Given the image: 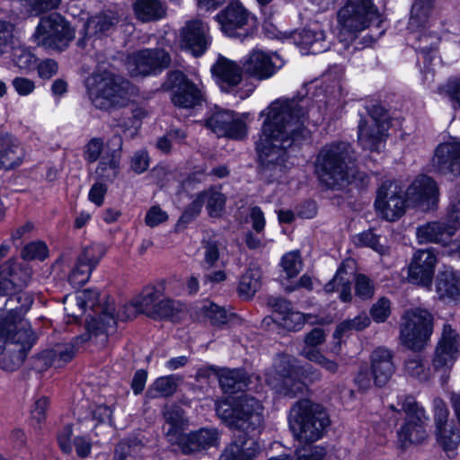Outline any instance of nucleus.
Instances as JSON below:
<instances>
[{
  "mask_svg": "<svg viewBox=\"0 0 460 460\" xmlns=\"http://www.w3.org/2000/svg\"><path fill=\"white\" fill-rule=\"evenodd\" d=\"M308 98L277 100L261 112L266 116L255 143L261 174L272 182L286 172L288 149L308 137L306 121L318 124L323 118Z\"/></svg>",
  "mask_w": 460,
  "mask_h": 460,
  "instance_id": "1",
  "label": "nucleus"
},
{
  "mask_svg": "<svg viewBox=\"0 0 460 460\" xmlns=\"http://www.w3.org/2000/svg\"><path fill=\"white\" fill-rule=\"evenodd\" d=\"M97 298L98 293L92 290H84L74 296H66L65 311L67 315L77 319L87 308L92 309L97 316L87 323V338L82 336L79 339L83 341L90 340L96 344L104 345L108 335L113 333L116 329L115 306L114 302L109 300L96 304Z\"/></svg>",
  "mask_w": 460,
  "mask_h": 460,
  "instance_id": "2",
  "label": "nucleus"
},
{
  "mask_svg": "<svg viewBox=\"0 0 460 460\" xmlns=\"http://www.w3.org/2000/svg\"><path fill=\"white\" fill-rule=\"evenodd\" d=\"M356 159L352 146L345 141L324 145L316 155L315 173L328 189H339L349 181V164Z\"/></svg>",
  "mask_w": 460,
  "mask_h": 460,
  "instance_id": "3",
  "label": "nucleus"
},
{
  "mask_svg": "<svg viewBox=\"0 0 460 460\" xmlns=\"http://www.w3.org/2000/svg\"><path fill=\"white\" fill-rule=\"evenodd\" d=\"M331 425L330 416L320 404L299 400L289 412V427L296 440L314 443L323 438Z\"/></svg>",
  "mask_w": 460,
  "mask_h": 460,
  "instance_id": "4",
  "label": "nucleus"
},
{
  "mask_svg": "<svg viewBox=\"0 0 460 460\" xmlns=\"http://www.w3.org/2000/svg\"><path fill=\"white\" fill-rule=\"evenodd\" d=\"M128 80L108 71L94 74L87 83V93L97 109L110 111L126 107L130 102Z\"/></svg>",
  "mask_w": 460,
  "mask_h": 460,
  "instance_id": "5",
  "label": "nucleus"
},
{
  "mask_svg": "<svg viewBox=\"0 0 460 460\" xmlns=\"http://www.w3.org/2000/svg\"><path fill=\"white\" fill-rule=\"evenodd\" d=\"M460 228V186L451 190L450 204L445 221H432L416 229L420 243H440L447 245L456 232Z\"/></svg>",
  "mask_w": 460,
  "mask_h": 460,
  "instance_id": "6",
  "label": "nucleus"
},
{
  "mask_svg": "<svg viewBox=\"0 0 460 460\" xmlns=\"http://www.w3.org/2000/svg\"><path fill=\"white\" fill-rule=\"evenodd\" d=\"M390 122L385 110L373 105L368 115L361 119L358 126V142L359 146L371 152H380L385 146Z\"/></svg>",
  "mask_w": 460,
  "mask_h": 460,
  "instance_id": "7",
  "label": "nucleus"
},
{
  "mask_svg": "<svg viewBox=\"0 0 460 460\" xmlns=\"http://www.w3.org/2000/svg\"><path fill=\"white\" fill-rule=\"evenodd\" d=\"M400 339L402 343L413 350L421 349L433 332V316L427 310H407L402 318Z\"/></svg>",
  "mask_w": 460,
  "mask_h": 460,
  "instance_id": "8",
  "label": "nucleus"
},
{
  "mask_svg": "<svg viewBox=\"0 0 460 460\" xmlns=\"http://www.w3.org/2000/svg\"><path fill=\"white\" fill-rule=\"evenodd\" d=\"M267 382L276 392L285 397L295 398L306 391V385L299 378L298 367L289 356L275 359L273 370L268 374Z\"/></svg>",
  "mask_w": 460,
  "mask_h": 460,
  "instance_id": "9",
  "label": "nucleus"
},
{
  "mask_svg": "<svg viewBox=\"0 0 460 460\" xmlns=\"http://www.w3.org/2000/svg\"><path fill=\"white\" fill-rule=\"evenodd\" d=\"M379 17L380 13L373 0H348L338 12L341 31L348 32L351 38H355L357 32L367 29Z\"/></svg>",
  "mask_w": 460,
  "mask_h": 460,
  "instance_id": "10",
  "label": "nucleus"
},
{
  "mask_svg": "<svg viewBox=\"0 0 460 460\" xmlns=\"http://www.w3.org/2000/svg\"><path fill=\"white\" fill-rule=\"evenodd\" d=\"M38 46L62 51L74 39V31L58 14H51L42 18L33 34Z\"/></svg>",
  "mask_w": 460,
  "mask_h": 460,
  "instance_id": "11",
  "label": "nucleus"
},
{
  "mask_svg": "<svg viewBox=\"0 0 460 460\" xmlns=\"http://www.w3.org/2000/svg\"><path fill=\"white\" fill-rule=\"evenodd\" d=\"M407 199L405 190L400 182L387 181L376 191L375 208L380 217L394 222L404 215Z\"/></svg>",
  "mask_w": 460,
  "mask_h": 460,
  "instance_id": "12",
  "label": "nucleus"
},
{
  "mask_svg": "<svg viewBox=\"0 0 460 460\" xmlns=\"http://www.w3.org/2000/svg\"><path fill=\"white\" fill-rule=\"evenodd\" d=\"M459 347L458 333L451 325L445 323L431 361L433 371L441 375L443 383L449 377V371L456 360Z\"/></svg>",
  "mask_w": 460,
  "mask_h": 460,
  "instance_id": "13",
  "label": "nucleus"
},
{
  "mask_svg": "<svg viewBox=\"0 0 460 460\" xmlns=\"http://www.w3.org/2000/svg\"><path fill=\"white\" fill-rule=\"evenodd\" d=\"M405 413L404 424L398 430V440L402 447L421 443L427 438L425 424L428 420L424 409L412 397H407L402 405Z\"/></svg>",
  "mask_w": 460,
  "mask_h": 460,
  "instance_id": "14",
  "label": "nucleus"
},
{
  "mask_svg": "<svg viewBox=\"0 0 460 460\" xmlns=\"http://www.w3.org/2000/svg\"><path fill=\"white\" fill-rule=\"evenodd\" d=\"M171 64V57L162 49H146L128 56L126 67L133 77L160 73Z\"/></svg>",
  "mask_w": 460,
  "mask_h": 460,
  "instance_id": "15",
  "label": "nucleus"
},
{
  "mask_svg": "<svg viewBox=\"0 0 460 460\" xmlns=\"http://www.w3.org/2000/svg\"><path fill=\"white\" fill-rule=\"evenodd\" d=\"M20 324V329L11 338L12 341L0 353V367L3 370L12 372L19 368L35 341L29 323L21 322Z\"/></svg>",
  "mask_w": 460,
  "mask_h": 460,
  "instance_id": "16",
  "label": "nucleus"
},
{
  "mask_svg": "<svg viewBox=\"0 0 460 460\" xmlns=\"http://www.w3.org/2000/svg\"><path fill=\"white\" fill-rule=\"evenodd\" d=\"M164 86L172 91L171 99L177 107L190 109L200 105L204 101L202 89L189 80L182 72H171Z\"/></svg>",
  "mask_w": 460,
  "mask_h": 460,
  "instance_id": "17",
  "label": "nucleus"
},
{
  "mask_svg": "<svg viewBox=\"0 0 460 460\" xmlns=\"http://www.w3.org/2000/svg\"><path fill=\"white\" fill-rule=\"evenodd\" d=\"M205 125L217 137L239 140L247 135V125L243 118L230 111L214 112L206 119Z\"/></svg>",
  "mask_w": 460,
  "mask_h": 460,
  "instance_id": "18",
  "label": "nucleus"
},
{
  "mask_svg": "<svg viewBox=\"0 0 460 460\" xmlns=\"http://www.w3.org/2000/svg\"><path fill=\"white\" fill-rule=\"evenodd\" d=\"M437 262V255L433 249L417 250L408 266L409 281L423 287H429Z\"/></svg>",
  "mask_w": 460,
  "mask_h": 460,
  "instance_id": "19",
  "label": "nucleus"
},
{
  "mask_svg": "<svg viewBox=\"0 0 460 460\" xmlns=\"http://www.w3.org/2000/svg\"><path fill=\"white\" fill-rule=\"evenodd\" d=\"M238 429L261 432L263 423V407L256 398L244 394L235 400Z\"/></svg>",
  "mask_w": 460,
  "mask_h": 460,
  "instance_id": "20",
  "label": "nucleus"
},
{
  "mask_svg": "<svg viewBox=\"0 0 460 460\" xmlns=\"http://www.w3.org/2000/svg\"><path fill=\"white\" fill-rule=\"evenodd\" d=\"M219 435L215 429H199L190 433L181 432L172 445L179 447L184 455H192L218 445Z\"/></svg>",
  "mask_w": 460,
  "mask_h": 460,
  "instance_id": "21",
  "label": "nucleus"
},
{
  "mask_svg": "<svg viewBox=\"0 0 460 460\" xmlns=\"http://www.w3.org/2000/svg\"><path fill=\"white\" fill-rule=\"evenodd\" d=\"M435 171L442 174H460V141L452 138L440 143L435 149L431 159Z\"/></svg>",
  "mask_w": 460,
  "mask_h": 460,
  "instance_id": "22",
  "label": "nucleus"
},
{
  "mask_svg": "<svg viewBox=\"0 0 460 460\" xmlns=\"http://www.w3.org/2000/svg\"><path fill=\"white\" fill-rule=\"evenodd\" d=\"M408 199L416 205L429 208L438 200V189L435 181L420 175L405 190Z\"/></svg>",
  "mask_w": 460,
  "mask_h": 460,
  "instance_id": "23",
  "label": "nucleus"
},
{
  "mask_svg": "<svg viewBox=\"0 0 460 460\" xmlns=\"http://www.w3.org/2000/svg\"><path fill=\"white\" fill-rule=\"evenodd\" d=\"M243 66L223 56H218L211 66V73L220 88L226 93L237 86L243 78Z\"/></svg>",
  "mask_w": 460,
  "mask_h": 460,
  "instance_id": "24",
  "label": "nucleus"
},
{
  "mask_svg": "<svg viewBox=\"0 0 460 460\" xmlns=\"http://www.w3.org/2000/svg\"><path fill=\"white\" fill-rule=\"evenodd\" d=\"M207 25L202 22H189L181 32L182 47L189 49L196 57L201 56L210 43Z\"/></svg>",
  "mask_w": 460,
  "mask_h": 460,
  "instance_id": "25",
  "label": "nucleus"
},
{
  "mask_svg": "<svg viewBox=\"0 0 460 460\" xmlns=\"http://www.w3.org/2000/svg\"><path fill=\"white\" fill-rule=\"evenodd\" d=\"M242 64L243 73L258 80L269 79L277 71L271 56L259 49L252 50Z\"/></svg>",
  "mask_w": 460,
  "mask_h": 460,
  "instance_id": "26",
  "label": "nucleus"
},
{
  "mask_svg": "<svg viewBox=\"0 0 460 460\" xmlns=\"http://www.w3.org/2000/svg\"><path fill=\"white\" fill-rule=\"evenodd\" d=\"M393 352L379 347L371 354V373L374 384L378 387L385 385L393 376L395 367L393 361Z\"/></svg>",
  "mask_w": 460,
  "mask_h": 460,
  "instance_id": "27",
  "label": "nucleus"
},
{
  "mask_svg": "<svg viewBox=\"0 0 460 460\" xmlns=\"http://www.w3.org/2000/svg\"><path fill=\"white\" fill-rule=\"evenodd\" d=\"M160 296H163V290L156 287H146L133 304L126 305L123 312L118 314L121 320H128L136 315L137 312L151 316Z\"/></svg>",
  "mask_w": 460,
  "mask_h": 460,
  "instance_id": "28",
  "label": "nucleus"
},
{
  "mask_svg": "<svg viewBox=\"0 0 460 460\" xmlns=\"http://www.w3.org/2000/svg\"><path fill=\"white\" fill-rule=\"evenodd\" d=\"M260 451L259 443L253 438L242 433L225 449L219 460H254Z\"/></svg>",
  "mask_w": 460,
  "mask_h": 460,
  "instance_id": "29",
  "label": "nucleus"
},
{
  "mask_svg": "<svg viewBox=\"0 0 460 460\" xmlns=\"http://www.w3.org/2000/svg\"><path fill=\"white\" fill-rule=\"evenodd\" d=\"M249 13L239 2H231L218 13L217 21L221 30L228 36H234L237 29L243 28L248 22Z\"/></svg>",
  "mask_w": 460,
  "mask_h": 460,
  "instance_id": "30",
  "label": "nucleus"
},
{
  "mask_svg": "<svg viewBox=\"0 0 460 460\" xmlns=\"http://www.w3.org/2000/svg\"><path fill=\"white\" fill-rule=\"evenodd\" d=\"M164 423L163 426L164 434L170 443L175 441L177 436L183 432L189 426V420L183 409L175 403L167 404L163 410Z\"/></svg>",
  "mask_w": 460,
  "mask_h": 460,
  "instance_id": "31",
  "label": "nucleus"
},
{
  "mask_svg": "<svg viewBox=\"0 0 460 460\" xmlns=\"http://www.w3.org/2000/svg\"><path fill=\"white\" fill-rule=\"evenodd\" d=\"M24 151L20 142L10 135L0 136V168L4 171L20 166Z\"/></svg>",
  "mask_w": 460,
  "mask_h": 460,
  "instance_id": "32",
  "label": "nucleus"
},
{
  "mask_svg": "<svg viewBox=\"0 0 460 460\" xmlns=\"http://www.w3.org/2000/svg\"><path fill=\"white\" fill-rule=\"evenodd\" d=\"M420 45L418 49L423 58V79L426 82H431L434 79L435 70L431 66L436 58V50L439 43V37L436 33H421L419 38Z\"/></svg>",
  "mask_w": 460,
  "mask_h": 460,
  "instance_id": "33",
  "label": "nucleus"
},
{
  "mask_svg": "<svg viewBox=\"0 0 460 460\" xmlns=\"http://www.w3.org/2000/svg\"><path fill=\"white\" fill-rule=\"evenodd\" d=\"M32 303L33 298L30 294L15 293L6 300L5 308L2 309L4 311L3 318H7L9 322H14L17 328L20 329L21 322L26 323L23 321L22 315L30 310Z\"/></svg>",
  "mask_w": 460,
  "mask_h": 460,
  "instance_id": "34",
  "label": "nucleus"
},
{
  "mask_svg": "<svg viewBox=\"0 0 460 460\" xmlns=\"http://www.w3.org/2000/svg\"><path fill=\"white\" fill-rule=\"evenodd\" d=\"M209 370L216 373L220 387L225 393L234 394L243 390L248 385L249 378L246 373L241 369L223 368L217 370L210 367Z\"/></svg>",
  "mask_w": 460,
  "mask_h": 460,
  "instance_id": "35",
  "label": "nucleus"
},
{
  "mask_svg": "<svg viewBox=\"0 0 460 460\" xmlns=\"http://www.w3.org/2000/svg\"><path fill=\"white\" fill-rule=\"evenodd\" d=\"M294 42L303 49L316 54L327 49L325 33L320 29H303L293 36Z\"/></svg>",
  "mask_w": 460,
  "mask_h": 460,
  "instance_id": "36",
  "label": "nucleus"
},
{
  "mask_svg": "<svg viewBox=\"0 0 460 460\" xmlns=\"http://www.w3.org/2000/svg\"><path fill=\"white\" fill-rule=\"evenodd\" d=\"M118 22L119 17L111 12L99 13L88 19L84 29L87 37H101L113 30Z\"/></svg>",
  "mask_w": 460,
  "mask_h": 460,
  "instance_id": "37",
  "label": "nucleus"
},
{
  "mask_svg": "<svg viewBox=\"0 0 460 460\" xmlns=\"http://www.w3.org/2000/svg\"><path fill=\"white\" fill-rule=\"evenodd\" d=\"M436 289L440 298H459L460 277L453 270L446 269L438 274Z\"/></svg>",
  "mask_w": 460,
  "mask_h": 460,
  "instance_id": "38",
  "label": "nucleus"
},
{
  "mask_svg": "<svg viewBox=\"0 0 460 460\" xmlns=\"http://www.w3.org/2000/svg\"><path fill=\"white\" fill-rule=\"evenodd\" d=\"M326 293H340V299L342 302H349L351 299L350 278L344 264H341L335 276L324 287Z\"/></svg>",
  "mask_w": 460,
  "mask_h": 460,
  "instance_id": "39",
  "label": "nucleus"
},
{
  "mask_svg": "<svg viewBox=\"0 0 460 460\" xmlns=\"http://www.w3.org/2000/svg\"><path fill=\"white\" fill-rule=\"evenodd\" d=\"M134 12L142 22L156 21L165 14V9L160 0H136Z\"/></svg>",
  "mask_w": 460,
  "mask_h": 460,
  "instance_id": "40",
  "label": "nucleus"
},
{
  "mask_svg": "<svg viewBox=\"0 0 460 460\" xmlns=\"http://www.w3.org/2000/svg\"><path fill=\"white\" fill-rule=\"evenodd\" d=\"M1 267L15 288L25 287L31 278V269L26 262L8 261Z\"/></svg>",
  "mask_w": 460,
  "mask_h": 460,
  "instance_id": "41",
  "label": "nucleus"
},
{
  "mask_svg": "<svg viewBox=\"0 0 460 460\" xmlns=\"http://www.w3.org/2000/svg\"><path fill=\"white\" fill-rule=\"evenodd\" d=\"M433 10V0H416L412 4L409 28L417 31L424 27Z\"/></svg>",
  "mask_w": 460,
  "mask_h": 460,
  "instance_id": "42",
  "label": "nucleus"
},
{
  "mask_svg": "<svg viewBox=\"0 0 460 460\" xmlns=\"http://www.w3.org/2000/svg\"><path fill=\"white\" fill-rule=\"evenodd\" d=\"M119 154L117 151L102 156L95 170L98 178L107 181H114L119 174Z\"/></svg>",
  "mask_w": 460,
  "mask_h": 460,
  "instance_id": "43",
  "label": "nucleus"
},
{
  "mask_svg": "<svg viewBox=\"0 0 460 460\" xmlns=\"http://www.w3.org/2000/svg\"><path fill=\"white\" fill-rule=\"evenodd\" d=\"M181 378L176 375H169L158 377L147 390L151 398L168 397L172 395L178 387Z\"/></svg>",
  "mask_w": 460,
  "mask_h": 460,
  "instance_id": "44",
  "label": "nucleus"
},
{
  "mask_svg": "<svg viewBox=\"0 0 460 460\" xmlns=\"http://www.w3.org/2000/svg\"><path fill=\"white\" fill-rule=\"evenodd\" d=\"M261 273L259 269H249L240 279L239 295L245 299L252 297L261 288Z\"/></svg>",
  "mask_w": 460,
  "mask_h": 460,
  "instance_id": "45",
  "label": "nucleus"
},
{
  "mask_svg": "<svg viewBox=\"0 0 460 460\" xmlns=\"http://www.w3.org/2000/svg\"><path fill=\"white\" fill-rule=\"evenodd\" d=\"M13 64L22 70H30L36 66V57L20 40L10 49Z\"/></svg>",
  "mask_w": 460,
  "mask_h": 460,
  "instance_id": "46",
  "label": "nucleus"
},
{
  "mask_svg": "<svg viewBox=\"0 0 460 460\" xmlns=\"http://www.w3.org/2000/svg\"><path fill=\"white\" fill-rule=\"evenodd\" d=\"M437 441L447 452L454 451L459 442L460 436L454 424L436 429Z\"/></svg>",
  "mask_w": 460,
  "mask_h": 460,
  "instance_id": "47",
  "label": "nucleus"
},
{
  "mask_svg": "<svg viewBox=\"0 0 460 460\" xmlns=\"http://www.w3.org/2000/svg\"><path fill=\"white\" fill-rule=\"evenodd\" d=\"M54 367H62L75 357V346L71 343H58L48 349Z\"/></svg>",
  "mask_w": 460,
  "mask_h": 460,
  "instance_id": "48",
  "label": "nucleus"
},
{
  "mask_svg": "<svg viewBox=\"0 0 460 460\" xmlns=\"http://www.w3.org/2000/svg\"><path fill=\"white\" fill-rule=\"evenodd\" d=\"M370 324L369 317L365 314H359L353 319H346L340 323L333 333L335 339H340L353 331L358 332L367 328Z\"/></svg>",
  "mask_w": 460,
  "mask_h": 460,
  "instance_id": "49",
  "label": "nucleus"
},
{
  "mask_svg": "<svg viewBox=\"0 0 460 460\" xmlns=\"http://www.w3.org/2000/svg\"><path fill=\"white\" fill-rule=\"evenodd\" d=\"M327 447L322 445L305 443L295 450L296 460H324L327 456Z\"/></svg>",
  "mask_w": 460,
  "mask_h": 460,
  "instance_id": "50",
  "label": "nucleus"
},
{
  "mask_svg": "<svg viewBox=\"0 0 460 460\" xmlns=\"http://www.w3.org/2000/svg\"><path fill=\"white\" fill-rule=\"evenodd\" d=\"M106 253V249L102 244L93 243L83 249L77 257L80 263L87 264L91 269L94 270L100 261Z\"/></svg>",
  "mask_w": 460,
  "mask_h": 460,
  "instance_id": "51",
  "label": "nucleus"
},
{
  "mask_svg": "<svg viewBox=\"0 0 460 460\" xmlns=\"http://www.w3.org/2000/svg\"><path fill=\"white\" fill-rule=\"evenodd\" d=\"M203 261L201 266L209 270L216 266L219 260V243L217 240L208 238L202 242Z\"/></svg>",
  "mask_w": 460,
  "mask_h": 460,
  "instance_id": "52",
  "label": "nucleus"
},
{
  "mask_svg": "<svg viewBox=\"0 0 460 460\" xmlns=\"http://www.w3.org/2000/svg\"><path fill=\"white\" fill-rule=\"evenodd\" d=\"M354 243L357 246L369 247L379 254H385L387 252L386 246L380 243V236L372 230H367L355 235Z\"/></svg>",
  "mask_w": 460,
  "mask_h": 460,
  "instance_id": "53",
  "label": "nucleus"
},
{
  "mask_svg": "<svg viewBox=\"0 0 460 460\" xmlns=\"http://www.w3.org/2000/svg\"><path fill=\"white\" fill-rule=\"evenodd\" d=\"M141 449L142 445L136 440L122 441L115 448L114 460H141L138 456V452Z\"/></svg>",
  "mask_w": 460,
  "mask_h": 460,
  "instance_id": "54",
  "label": "nucleus"
},
{
  "mask_svg": "<svg viewBox=\"0 0 460 460\" xmlns=\"http://www.w3.org/2000/svg\"><path fill=\"white\" fill-rule=\"evenodd\" d=\"M280 265L288 278H295L303 268V262L299 252L292 251L284 254L281 259Z\"/></svg>",
  "mask_w": 460,
  "mask_h": 460,
  "instance_id": "55",
  "label": "nucleus"
},
{
  "mask_svg": "<svg viewBox=\"0 0 460 460\" xmlns=\"http://www.w3.org/2000/svg\"><path fill=\"white\" fill-rule=\"evenodd\" d=\"M180 311V304L170 298L160 296V299L155 305L154 311H152L151 318L154 319H164L172 317L176 313Z\"/></svg>",
  "mask_w": 460,
  "mask_h": 460,
  "instance_id": "56",
  "label": "nucleus"
},
{
  "mask_svg": "<svg viewBox=\"0 0 460 460\" xmlns=\"http://www.w3.org/2000/svg\"><path fill=\"white\" fill-rule=\"evenodd\" d=\"M216 412L229 427L238 429V422L240 420L236 418L235 401L234 403H230L228 401L216 402Z\"/></svg>",
  "mask_w": 460,
  "mask_h": 460,
  "instance_id": "57",
  "label": "nucleus"
},
{
  "mask_svg": "<svg viewBox=\"0 0 460 460\" xmlns=\"http://www.w3.org/2000/svg\"><path fill=\"white\" fill-rule=\"evenodd\" d=\"M200 194H205L204 203L207 202V208L209 215L211 217L217 216L225 206V196L214 189L204 190L200 192Z\"/></svg>",
  "mask_w": 460,
  "mask_h": 460,
  "instance_id": "58",
  "label": "nucleus"
},
{
  "mask_svg": "<svg viewBox=\"0 0 460 460\" xmlns=\"http://www.w3.org/2000/svg\"><path fill=\"white\" fill-rule=\"evenodd\" d=\"M93 270L87 264L80 263L77 259L68 276V281L74 288H80L87 283Z\"/></svg>",
  "mask_w": 460,
  "mask_h": 460,
  "instance_id": "59",
  "label": "nucleus"
},
{
  "mask_svg": "<svg viewBox=\"0 0 460 460\" xmlns=\"http://www.w3.org/2000/svg\"><path fill=\"white\" fill-rule=\"evenodd\" d=\"M14 27L11 22H0V57L10 52V49L19 40L14 37Z\"/></svg>",
  "mask_w": 460,
  "mask_h": 460,
  "instance_id": "60",
  "label": "nucleus"
},
{
  "mask_svg": "<svg viewBox=\"0 0 460 460\" xmlns=\"http://www.w3.org/2000/svg\"><path fill=\"white\" fill-rule=\"evenodd\" d=\"M48 255V248L42 242H32L24 246L22 252V257L24 260L43 261Z\"/></svg>",
  "mask_w": 460,
  "mask_h": 460,
  "instance_id": "61",
  "label": "nucleus"
},
{
  "mask_svg": "<svg viewBox=\"0 0 460 460\" xmlns=\"http://www.w3.org/2000/svg\"><path fill=\"white\" fill-rule=\"evenodd\" d=\"M374 292L373 282L367 276L358 274L355 279L356 296L362 300H367L373 296Z\"/></svg>",
  "mask_w": 460,
  "mask_h": 460,
  "instance_id": "62",
  "label": "nucleus"
},
{
  "mask_svg": "<svg viewBox=\"0 0 460 460\" xmlns=\"http://www.w3.org/2000/svg\"><path fill=\"white\" fill-rule=\"evenodd\" d=\"M205 316L210 321L213 325H222L227 321V313L223 308L215 304H209L204 306Z\"/></svg>",
  "mask_w": 460,
  "mask_h": 460,
  "instance_id": "63",
  "label": "nucleus"
},
{
  "mask_svg": "<svg viewBox=\"0 0 460 460\" xmlns=\"http://www.w3.org/2000/svg\"><path fill=\"white\" fill-rule=\"evenodd\" d=\"M405 371L408 375L419 378L420 380H427L428 373L422 360L418 357L409 358L404 364Z\"/></svg>",
  "mask_w": 460,
  "mask_h": 460,
  "instance_id": "64",
  "label": "nucleus"
}]
</instances>
